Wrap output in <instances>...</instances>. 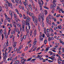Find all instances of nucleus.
<instances>
[{
    "label": "nucleus",
    "mask_w": 64,
    "mask_h": 64,
    "mask_svg": "<svg viewBox=\"0 0 64 64\" xmlns=\"http://www.w3.org/2000/svg\"><path fill=\"white\" fill-rule=\"evenodd\" d=\"M31 20V18L27 16V19H26L27 21H26V26H28V28L29 30H30V28H31V26H30V24L29 22L30 21V20Z\"/></svg>",
    "instance_id": "obj_1"
},
{
    "label": "nucleus",
    "mask_w": 64,
    "mask_h": 64,
    "mask_svg": "<svg viewBox=\"0 0 64 64\" xmlns=\"http://www.w3.org/2000/svg\"><path fill=\"white\" fill-rule=\"evenodd\" d=\"M56 4H55V5H53L52 4H51L50 8L51 9L52 8V13H54V11H55V8L56 7Z\"/></svg>",
    "instance_id": "obj_2"
},
{
    "label": "nucleus",
    "mask_w": 64,
    "mask_h": 64,
    "mask_svg": "<svg viewBox=\"0 0 64 64\" xmlns=\"http://www.w3.org/2000/svg\"><path fill=\"white\" fill-rule=\"evenodd\" d=\"M5 44H6V46H8V45H9L8 40H7L6 41V43L5 42L4 43V45H3V48L4 49H5V48H6V46H5Z\"/></svg>",
    "instance_id": "obj_3"
},
{
    "label": "nucleus",
    "mask_w": 64,
    "mask_h": 64,
    "mask_svg": "<svg viewBox=\"0 0 64 64\" xmlns=\"http://www.w3.org/2000/svg\"><path fill=\"white\" fill-rule=\"evenodd\" d=\"M38 3L39 5H40V11H41L42 10V5H43V3L42 4L41 3V2L39 0L38 1Z\"/></svg>",
    "instance_id": "obj_4"
},
{
    "label": "nucleus",
    "mask_w": 64,
    "mask_h": 64,
    "mask_svg": "<svg viewBox=\"0 0 64 64\" xmlns=\"http://www.w3.org/2000/svg\"><path fill=\"white\" fill-rule=\"evenodd\" d=\"M42 13L43 14V16H41V19L42 20V22H43V21L44 20V13H43V11H42Z\"/></svg>",
    "instance_id": "obj_5"
},
{
    "label": "nucleus",
    "mask_w": 64,
    "mask_h": 64,
    "mask_svg": "<svg viewBox=\"0 0 64 64\" xmlns=\"http://www.w3.org/2000/svg\"><path fill=\"white\" fill-rule=\"evenodd\" d=\"M35 21H35H34V22L35 24V25H36V26H37V23H38V19L37 18H36Z\"/></svg>",
    "instance_id": "obj_6"
},
{
    "label": "nucleus",
    "mask_w": 64,
    "mask_h": 64,
    "mask_svg": "<svg viewBox=\"0 0 64 64\" xmlns=\"http://www.w3.org/2000/svg\"><path fill=\"white\" fill-rule=\"evenodd\" d=\"M49 18H48V17L47 16L46 18V21L49 24V25H51V23L49 22Z\"/></svg>",
    "instance_id": "obj_7"
},
{
    "label": "nucleus",
    "mask_w": 64,
    "mask_h": 64,
    "mask_svg": "<svg viewBox=\"0 0 64 64\" xmlns=\"http://www.w3.org/2000/svg\"><path fill=\"white\" fill-rule=\"evenodd\" d=\"M8 7H10V8L12 9H13V6H12V4H10V3H9L8 4Z\"/></svg>",
    "instance_id": "obj_8"
},
{
    "label": "nucleus",
    "mask_w": 64,
    "mask_h": 64,
    "mask_svg": "<svg viewBox=\"0 0 64 64\" xmlns=\"http://www.w3.org/2000/svg\"><path fill=\"white\" fill-rule=\"evenodd\" d=\"M26 61V59H24L23 60H21L20 62H21V63H25V62Z\"/></svg>",
    "instance_id": "obj_9"
},
{
    "label": "nucleus",
    "mask_w": 64,
    "mask_h": 64,
    "mask_svg": "<svg viewBox=\"0 0 64 64\" xmlns=\"http://www.w3.org/2000/svg\"><path fill=\"white\" fill-rule=\"evenodd\" d=\"M26 36H28L29 34V29H27V30H26Z\"/></svg>",
    "instance_id": "obj_10"
},
{
    "label": "nucleus",
    "mask_w": 64,
    "mask_h": 64,
    "mask_svg": "<svg viewBox=\"0 0 64 64\" xmlns=\"http://www.w3.org/2000/svg\"><path fill=\"white\" fill-rule=\"evenodd\" d=\"M34 42L33 44H34V46H35L36 45V42H37V41L36 40V38H35L34 39Z\"/></svg>",
    "instance_id": "obj_11"
},
{
    "label": "nucleus",
    "mask_w": 64,
    "mask_h": 64,
    "mask_svg": "<svg viewBox=\"0 0 64 64\" xmlns=\"http://www.w3.org/2000/svg\"><path fill=\"white\" fill-rule=\"evenodd\" d=\"M22 3L24 5L26 6V4L27 3V0H25V2H23Z\"/></svg>",
    "instance_id": "obj_12"
},
{
    "label": "nucleus",
    "mask_w": 64,
    "mask_h": 64,
    "mask_svg": "<svg viewBox=\"0 0 64 64\" xmlns=\"http://www.w3.org/2000/svg\"><path fill=\"white\" fill-rule=\"evenodd\" d=\"M22 48H23V46L22 45H20L18 49V50H20L22 49Z\"/></svg>",
    "instance_id": "obj_13"
},
{
    "label": "nucleus",
    "mask_w": 64,
    "mask_h": 64,
    "mask_svg": "<svg viewBox=\"0 0 64 64\" xmlns=\"http://www.w3.org/2000/svg\"><path fill=\"white\" fill-rule=\"evenodd\" d=\"M23 19H26L27 18V17L28 16H25V15H24V14H23Z\"/></svg>",
    "instance_id": "obj_14"
},
{
    "label": "nucleus",
    "mask_w": 64,
    "mask_h": 64,
    "mask_svg": "<svg viewBox=\"0 0 64 64\" xmlns=\"http://www.w3.org/2000/svg\"><path fill=\"white\" fill-rule=\"evenodd\" d=\"M30 36H32V33H33V30H30Z\"/></svg>",
    "instance_id": "obj_15"
},
{
    "label": "nucleus",
    "mask_w": 64,
    "mask_h": 64,
    "mask_svg": "<svg viewBox=\"0 0 64 64\" xmlns=\"http://www.w3.org/2000/svg\"><path fill=\"white\" fill-rule=\"evenodd\" d=\"M10 12V14L11 16L12 17L13 16V14H12V12L11 11V10H10L9 11Z\"/></svg>",
    "instance_id": "obj_16"
},
{
    "label": "nucleus",
    "mask_w": 64,
    "mask_h": 64,
    "mask_svg": "<svg viewBox=\"0 0 64 64\" xmlns=\"http://www.w3.org/2000/svg\"><path fill=\"white\" fill-rule=\"evenodd\" d=\"M12 49V47H11L10 46L8 48V50H9L8 53H10V51H11V49Z\"/></svg>",
    "instance_id": "obj_17"
},
{
    "label": "nucleus",
    "mask_w": 64,
    "mask_h": 64,
    "mask_svg": "<svg viewBox=\"0 0 64 64\" xmlns=\"http://www.w3.org/2000/svg\"><path fill=\"white\" fill-rule=\"evenodd\" d=\"M22 25H26L25 22L24 20H22Z\"/></svg>",
    "instance_id": "obj_18"
},
{
    "label": "nucleus",
    "mask_w": 64,
    "mask_h": 64,
    "mask_svg": "<svg viewBox=\"0 0 64 64\" xmlns=\"http://www.w3.org/2000/svg\"><path fill=\"white\" fill-rule=\"evenodd\" d=\"M55 2H56V0H53V1L52 2V3L54 4L53 5H55Z\"/></svg>",
    "instance_id": "obj_19"
},
{
    "label": "nucleus",
    "mask_w": 64,
    "mask_h": 64,
    "mask_svg": "<svg viewBox=\"0 0 64 64\" xmlns=\"http://www.w3.org/2000/svg\"><path fill=\"white\" fill-rule=\"evenodd\" d=\"M4 25H6L7 24V20L6 19L4 20Z\"/></svg>",
    "instance_id": "obj_20"
},
{
    "label": "nucleus",
    "mask_w": 64,
    "mask_h": 64,
    "mask_svg": "<svg viewBox=\"0 0 64 64\" xmlns=\"http://www.w3.org/2000/svg\"><path fill=\"white\" fill-rule=\"evenodd\" d=\"M16 44L17 42H14V44H13V47L14 48L16 46Z\"/></svg>",
    "instance_id": "obj_21"
},
{
    "label": "nucleus",
    "mask_w": 64,
    "mask_h": 64,
    "mask_svg": "<svg viewBox=\"0 0 64 64\" xmlns=\"http://www.w3.org/2000/svg\"><path fill=\"white\" fill-rule=\"evenodd\" d=\"M14 17L16 19H17V15L15 14H14Z\"/></svg>",
    "instance_id": "obj_22"
},
{
    "label": "nucleus",
    "mask_w": 64,
    "mask_h": 64,
    "mask_svg": "<svg viewBox=\"0 0 64 64\" xmlns=\"http://www.w3.org/2000/svg\"><path fill=\"white\" fill-rule=\"evenodd\" d=\"M28 6L30 7V8L31 10L32 11V10H33L32 9V6L31 5H28Z\"/></svg>",
    "instance_id": "obj_23"
},
{
    "label": "nucleus",
    "mask_w": 64,
    "mask_h": 64,
    "mask_svg": "<svg viewBox=\"0 0 64 64\" xmlns=\"http://www.w3.org/2000/svg\"><path fill=\"white\" fill-rule=\"evenodd\" d=\"M34 36H36V33L37 32V30H35L34 31Z\"/></svg>",
    "instance_id": "obj_24"
},
{
    "label": "nucleus",
    "mask_w": 64,
    "mask_h": 64,
    "mask_svg": "<svg viewBox=\"0 0 64 64\" xmlns=\"http://www.w3.org/2000/svg\"><path fill=\"white\" fill-rule=\"evenodd\" d=\"M38 57H39V58L40 60H43V58H41V57L40 55H38Z\"/></svg>",
    "instance_id": "obj_25"
},
{
    "label": "nucleus",
    "mask_w": 64,
    "mask_h": 64,
    "mask_svg": "<svg viewBox=\"0 0 64 64\" xmlns=\"http://www.w3.org/2000/svg\"><path fill=\"white\" fill-rule=\"evenodd\" d=\"M32 59V58H30L26 60V61H31V60Z\"/></svg>",
    "instance_id": "obj_26"
},
{
    "label": "nucleus",
    "mask_w": 64,
    "mask_h": 64,
    "mask_svg": "<svg viewBox=\"0 0 64 64\" xmlns=\"http://www.w3.org/2000/svg\"><path fill=\"white\" fill-rule=\"evenodd\" d=\"M48 53H50V55H53V52H52L51 51H49L48 52Z\"/></svg>",
    "instance_id": "obj_27"
},
{
    "label": "nucleus",
    "mask_w": 64,
    "mask_h": 64,
    "mask_svg": "<svg viewBox=\"0 0 64 64\" xmlns=\"http://www.w3.org/2000/svg\"><path fill=\"white\" fill-rule=\"evenodd\" d=\"M38 20L39 22H40L41 20V18H40V15H38Z\"/></svg>",
    "instance_id": "obj_28"
},
{
    "label": "nucleus",
    "mask_w": 64,
    "mask_h": 64,
    "mask_svg": "<svg viewBox=\"0 0 64 64\" xmlns=\"http://www.w3.org/2000/svg\"><path fill=\"white\" fill-rule=\"evenodd\" d=\"M32 17L33 21H34V20H35V16H32Z\"/></svg>",
    "instance_id": "obj_29"
},
{
    "label": "nucleus",
    "mask_w": 64,
    "mask_h": 64,
    "mask_svg": "<svg viewBox=\"0 0 64 64\" xmlns=\"http://www.w3.org/2000/svg\"><path fill=\"white\" fill-rule=\"evenodd\" d=\"M4 6L6 9H8V6H7V4H5L4 5Z\"/></svg>",
    "instance_id": "obj_30"
},
{
    "label": "nucleus",
    "mask_w": 64,
    "mask_h": 64,
    "mask_svg": "<svg viewBox=\"0 0 64 64\" xmlns=\"http://www.w3.org/2000/svg\"><path fill=\"white\" fill-rule=\"evenodd\" d=\"M49 50V48H46L45 50H44V51H46V52H47V51H48Z\"/></svg>",
    "instance_id": "obj_31"
},
{
    "label": "nucleus",
    "mask_w": 64,
    "mask_h": 64,
    "mask_svg": "<svg viewBox=\"0 0 64 64\" xmlns=\"http://www.w3.org/2000/svg\"><path fill=\"white\" fill-rule=\"evenodd\" d=\"M29 14L30 15V16H31L32 15H34V14H33V13L30 12L29 13Z\"/></svg>",
    "instance_id": "obj_32"
},
{
    "label": "nucleus",
    "mask_w": 64,
    "mask_h": 64,
    "mask_svg": "<svg viewBox=\"0 0 64 64\" xmlns=\"http://www.w3.org/2000/svg\"><path fill=\"white\" fill-rule=\"evenodd\" d=\"M17 26L18 27H21V24H17Z\"/></svg>",
    "instance_id": "obj_33"
},
{
    "label": "nucleus",
    "mask_w": 64,
    "mask_h": 64,
    "mask_svg": "<svg viewBox=\"0 0 64 64\" xmlns=\"http://www.w3.org/2000/svg\"><path fill=\"white\" fill-rule=\"evenodd\" d=\"M58 29H61V28H62V27H61V26L60 25L59 26H58Z\"/></svg>",
    "instance_id": "obj_34"
},
{
    "label": "nucleus",
    "mask_w": 64,
    "mask_h": 64,
    "mask_svg": "<svg viewBox=\"0 0 64 64\" xmlns=\"http://www.w3.org/2000/svg\"><path fill=\"white\" fill-rule=\"evenodd\" d=\"M15 31H12V32H11V33L12 34H15Z\"/></svg>",
    "instance_id": "obj_35"
},
{
    "label": "nucleus",
    "mask_w": 64,
    "mask_h": 64,
    "mask_svg": "<svg viewBox=\"0 0 64 64\" xmlns=\"http://www.w3.org/2000/svg\"><path fill=\"white\" fill-rule=\"evenodd\" d=\"M47 42V40H45L44 41V43L45 44H46V43Z\"/></svg>",
    "instance_id": "obj_36"
},
{
    "label": "nucleus",
    "mask_w": 64,
    "mask_h": 64,
    "mask_svg": "<svg viewBox=\"0 0 64 64\" xmlns=\"http://www.w3.org/2000/svg\"><path fill=\"white\" fill-rule=\"evenodd\" d=\"M13 25L14 27H15V28H16L17 27H16V24H13Z\"/></svg>",
    "instance_id": "obj_37"
},
{
    "label": "nucleus",
    "mask_w": 64,
    "mask_h": 64,
    "mask_svg": "<svg viewBox=\"0 0 64 64\" xmlns=\"http://www.w3.org/2000/svg\"><path fill=\"white\" fill-rule=\"evenodd\" d=\"M5 57H7V55H8V52H5Z\"/></svg>",
    "instance_id": "obj_38"
},
{
    "label": "nucleus",
    "mask_w": 64,
    "mask_h": 64,
    "mask_svg": "<svg viewBox=\"0 0 64 64\" xmlns=\"http://www.w3.org/2000/svg\"><path fill=\"white\" fill-rule=\"evenodd\" d=\"M3 60H4V62H5V61H6V57H4Z\"/></svg>",
    "instance_id": "obj_39"
},
{
    "label": "nucleus",
    "mask_w": 64,
    "mask_h": 64,
    "mask_svg": "<svg viewBox=\"0 0 64 64\" xmlns=\"http://www.w3.org/2000/svg\"><path fill=\"white\" fill-rule=\"evenodd\" d=\"M44 34H46V29H44Z\"/></svg>",
    "instance_id": "obj_40"
},
{
    "label": "nucleus",
    "mask_w": 64,
    "mask_h": 64,
    "mask_svg": "<svg viewBox=\"0 0 64 64\" xmlns=\"http://www.w3.org/2000/svg\"><path fill=\"white\" fill-rule=\"evenodd\" d=\"M32 6H33V7L34 9H35V4H34L33 3Z\"/></svg>",
    "instance_id": "obj_41"
},
{
    "label": "nucleus",
    "mask_w": 64,
    "mask_h": 64,
    "mask_svg": "<svg viewBox=\"0 0 64 64\" xmlns=\"http://www.w3.org/2000/svg\"><path fill=\"white\" fill-rule=\"evenodd\" d=\"M16 64H18V63H19V61L18 60H17L16 62Z\"/></svg>",
    "instance_id": "obj_42"
},
{
    "label": "nucleus",
    "mask_w": 64,
    "mask_h": 64,
    "mask_svg": "<svg viewBox=\"0 0 64 64\" xmlns=\"http://www.w3.org/2000/svg\"><path fill=\"white\" fill-rule=\"evenodd\" d=\"M50 30H51V31L52 32H54V31H53V30H52V29L51 28H50Z\"/></svg>",
    "instance_id": "obj_43"
},
{
    "label": "nucleus",
    "mask_w": 64,
    "mask_h": 64,
    "mask_svg": "<svg viewBox=\"0 0 64 64\" xmlns=\"http://www.w3.org/2000/svg\"><path fill=\"white\" fill-rule=\"evenodd\" d=\"M24 25H25V24H22V28H25V26Z\"/></svg>",
    "instance_id": "obj_44"
},
{
    "label": "nucleus",
    "mask_w": 64,
    "mask_h": 64,
    "mask_svg": "<svg viewBox=\"0 0 64 64\" xmlns=\"http://www.w3.org/2000/svg\"><path fill=\"white\" fill-rule=\"evenodd\" d=\"M48 41H51V38H50V37H48Z\"/></svg>",
    "instance_id": "obj_45"
},
{
    "label": "nucleus",
    "mask_w": 64,
    "mask_h": 64,
    "mask_svg": "<svg viewBox=\"0 0 64 64\" xmlns=\"http://www.w3.org/2000/svg\"><path fill=\"white\" fill-rule=\"evenodd\" d=\"M42 27H44V22H42Z\"/></svg>",
    "instance_id": "obj_46"
},
{
    "label": "nucleus",
    "mask_w": 64,
    "mask_h": 64,
    "mask_svg": "<svg viewBox=\"0 0 64 64\" xmlns=\"http://www.w3.org/2000/svg\"><path fill=\"white\" fill-rule=\"evenodd\" d=\"M46 31L48 32H50V30H49V29L48 28H47V30H46Z\"/></svg>",
    "instance_id": "obj_47"
},
{
    "label": "nucleus",
    "mask_w": 64,
    "mask_h": 64,
    "mask_svg": "<svg viewBox=\"0 0 64 64\" xmlns=\"http://www.w3.org/2000/svg\"><path fill=\"white\" fill-rule=\"evenodd\" d=\"M26 38V36L24 35V36L23 39H25Z\"/></svg>",
    "instance_id": "obj_48"
},
{
    "label": "nucleus",
    "mask_w": 64,
    "mask_h": 64,
    "mask_svg": "<svg viewBox=\"0 0 64 64\" xmlns=\"http://www.w3.org/2000/svg\"><path fill=\"white\" fill-rule=\"evenodd\" d=\"M48 17L50 19H51V15H49L48 16Z\"/></svg>",
    "instance_id": "obj_49"
},
{
    "label": "nucleus",
    "mask_w": 64,
    "mask_h": 64,
    "mask_svg": "<svg viewBox=\"0 0 64 64\" xmlns=\"http://www.w3.org/2000/svg\"><path fill=\"white\" fill-rule=\"evenodd\" d=\"M4 34H6V29H5V30H4Z\"/></svg>",
    "instance_id": "obj_50"
},
{
    "label": "nucleus",
    "mask_w": 64,
    "mask_h": 64,
    "mask_svg": "<svg viewBox=\"0 0 64 64\" xmlns=\"http://www.w3.org/2000/svg\"><path fill=\"white\" fill-rule=\"evenodd\" d=\"M60 14H58L56 16V17H60Z\"/></svg>",
    "instance_id": "obj_51"
},
{
    "label": "nucleus",
    "mask_w": 64,
    "mask_h": 64,
    "mask_svg": "<svg viewBox=\"0 0 64 64\" xmlns=\"http://www.w3.org/2000/svg\"><path fill=\"white\" fill-rule=\"evenodd\" d=\"M1 52L0 51V60L1 58Z\"/></svg>",
    "instance_id": "obj_52"
},
{
    "label": "nucleus",
    "mask_w": 64,
    "mask_h": 64,
    "mask_svg": "<svg viewBox=\"0 0 64 64\" xmlns=\"http://www.w3.org/2000/svg\"><path fill=\"white\" fill-rule=\"evenodd\" d=\"M2 40H3V39L4 38V36L3 35V34H2Z\"/></svg>",
    "instance_id": "obj_53"
},
{
    "label": "nucleus",
    "mask_w": 64,
    "mask_h": 64,
    "mask_svg": "<svg viewBox=\"0 0 64 64\" xmlns=\"http://www.w3.org/2000/svg\"><path fill=\"white\" fill-rule=\"evenodd\" d=\"M37 49V47H36L33 50V51H35Z\"/></svg>",
    "instance_id": "obj_54"
},
{
    "label": "nucleus",
    "mask_w": 64,
    "mask_h": 64,
    "mask_svg": "<svg viewBox=\"0 0 64 64\" xmlns=\"http://www.w3.org/2000/svg\"><path fill=\"white\" fill-rule=\"evenodd\" d=\"M50 38L51 40H54V38H53V37H51Z\"/></svg>",
    "instance_id": "obj_55"
},
{
    "label": "nucleus",
    "mask_w": 64,
    "mask_h": 64,
    "mask_svg": "<svg viewBox=\"0 0 64 64\" xmlns=\"http://www.w3.org/2000/svg\"><path fill=\"white\" fill-rule=\"evenodd\" d=\"M24 55H25V54L24 53H22V57H24Z\"/></svg>",
    "instance_id": "obj_56"
},
{
    "label": "nucleus",
    "mask_w": 64,
    "mask_h": 64,
    "mask_svg": "<svg viewBox=\"0 0 64 64\" xmlns=\"http://www.w3.org/2000/svg\"><path fill=\"white\" fill-rule=\"evenodd\" d=\"M60 42L61 43H62L63 45H64V42H63L62 41H61V42Z\"/></svg>",
    "instance_id": "obj_57"
},
{
    "label": "nucleus",
    "mask_w": 64,
    "mask_h": 64,
    "mask_svg": "<svg viewBox=\"0 0 64 64\" xmlns=\"http://www.w3.org/2000/svg\"><path fill=\"white\" fill-rule=\"evenodd\" d=\"M14 51H17V48H16L14 49Z\"/></svg>",
    "instance_id": "obj_58"
},
{
    "label": "nucleus",
    "mask_w": 64,
    "mask_h": 64,
    "mask_svg": "<svg viewBox=\"0 0 64 64\" xmlns=\"http://www.w3.org/2000/svg\"><path fill=\"white\" fill-rule=\"evenodd\" d=\"M11 29H10L9 30V31L8 32V35H9V34H10V31H11Z\"/></svg>",
    "instance_id": "obj_59"
},
{
    "label": "nucleus",
    "mask_w": 64,
    "mask_h": 64,
    "mask_svg": "<svg viewBox=\"0 0 64 64\" xmlns=\"http://www.w3.org/2000/svg\"><path fill=\"white\" fill-rule=\"evenodd\" d=\"M20 58L22 60H24V59H25L24 58H23L22 57H21Z\"/></svg>",
    "instance_id": "obj_60"
},
{
    "label": "nucleus",
    "mask_w": 64,
    "mask_h": 64,
    "mask_svg": "<svg viewBox=\"0 0 64 64\" xmlns=\"http://www.w3.org/2000/svg\"><path fill=\"white\" fill-rule=\"evenodd\" d=\"M5 2H6V3H8H8H9V2H8V0H6V1Z\"/></svg>",
    "instance_id": "obj_61"
},
{
    "label": "nucleus",
    "mask_w": 64,
    "mask_h": 64,
    "mask_svg": "<svg viewBox=\"0 0 64 64\" xmlns=\"http://www.w3.org/2000/svg\"><path fill=\"white\" fill-rule=\"evenodd\" d=\"M22 14H20V17H21H21H22Z\"/></svg>",
    "instance_id": "obj_62"
},
{
    "label": "nucleus",
    "mask_w": 64,
    "mask_h": 64,
    "mask_svg": "<svg viewBox=\"0 0 64 64\" xmlns=\"http://www.w3.org/2000/svg\"><path fill=\"white\" fill-rule=\"evenodd\" d=\"M44 8H45V9H48V8L46 6H44Z\"/></svg>",
    "instance_id": "obj_63"
},
{
    "label": "nucleus",
    "mask_w": 64,
    "mask_h": 64,
    "mask_svg": "<svg viewBox=\"0 0 64 64\" xmlns=\"http://www.w3.org/2000/svg\"><path fill=\"white\" fill-rule=\"evenodd\" d=\"M60 1L61 2H63L64 1V0H60Z\"/></svg>",
    "instance_id": "obj_64"
}]
</instances>
